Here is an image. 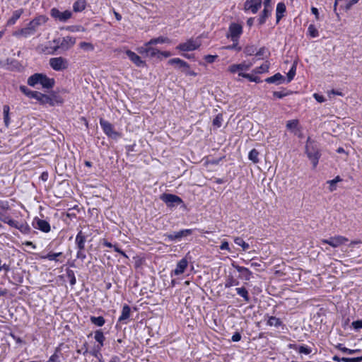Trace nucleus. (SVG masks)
Wrapping results in <instances>:
<instances>
[{"label":"nucleus","mask_w":362,"mask_h":362,"mask_svg":"<svg viewBox=\"0 0 362 362\" xmlns=\"http://www.w3.org/2000/svg\"><path fill=\"white\" fill-rule=\"evenodd\" d=\"M48 21V17L45 15H40L35 17L30 21L25 28L18 29L13 33V35L16 37L27 38L33 35L39 30V28L45 25Z\"/></svg>","instance_id":"obj_1"},{"label":"nucleus","mask_w":362,"mask_h":362,"mask_svg":"<svg viewBox=\"0 0 362 362\" xmlns=\"http://www.w3.org/2000/svg\"><path fill=\"white\" fill-rule=\"evenodd\" d=\"M305 153L308 158L312 162L313 168H315L318 163L320 153L317 143L312 140L310 137H308L307 139L305 145Z\"/></svg>","instance_id":"obj_2"},{"label":"nucleus","mask_w":362,"mask_h":362,"mask_svg":"<svg viewBox=\"0 0 362 362\" xmlns=\"http://www.w3.org/2000/svg\"><path fill=\"white\" fill-rule=\"evenodd\" d=\"M53 42L57 45L54 48V51H57L58 49L68 50L75 45L76 38L71 36H66L62 38L54 40Z\"/></svg>","instance_id":"obj_3"},{"label":"nucleus","mask_w":362,"mask_h":362,"mask_svg":"<svg viewBox=\"0 0 362 362\" xmlns=\"http://www.w3.org/2000/svg\"><path fill=\"white\" fill-rule=\"evenodd\" d=\"M349 241L348 238L342 235H334L327 239H322V245H328L333 248H337L346 244Z\"/></svg>","instance_id":"obj_4"},{"label":"nucleus","mask_w":362,"mask_h":362,"mask_svg":"<svg viewBox=\"0 0 362 362\" xmlns=\"http://www.w3.org/2000/svg\"><path fill=\"white\" fill-rule=\"evenodd\" d=\"M242 33L243 26L239 23H232L229 25L226 37L230 38L233 42H237Z\"/></svg>","instance_id":"obj_5"},{"label":"nucleus","mask_w":362,"mask_h":362,"mask_svg":"<svg viewBox=\"0 0 362 362\" xmlns=\"http://www.w3.org/2000/svg\"><path fill=\"white\" fill-rule=\"evenodd\" d=\"M49 64L52 69L57 71L66 69L69 66L67 59L62 57L51 58Z\"/></svg>","instance_id":"obj_6"},{"label":"nucleus","mask_w":362,"mask_h":362,"mask_svg":"<svg viewBox=\"0 0 362 362\" xmlns=\"http://www.w3.org/2000/svg\"><path fill=\"white\" fill-rule=\"evenodd\" d=\"M201 46V42L198 39H189L186 42L179 44L176 49L183 52L194 51Z\"/></svg>","instance_id":"obj_7"},{"label":"nucleus","mask_w":362,"mask_h":362,"mask_svg":"<svg viewBox=\"0 0 362 362\" xmlns=\"http://www.w3.org/2000/svg\"><path fill=\"white\" fill-rule=\"evenodd\" d=\"M51 16L60 22H66L72 16L71 11L66 10L64 11H60L57 8H52L50 10Z\"/></svg>","instance_id":"obj_8"},{"label":"nucleus","mask_w":362,"mask_h":362,"mask_svg":"<svg viewBox=\"0 0 362 362\" xmlns=\"http://www.w3.org/2000/svg\"><path fill=\"white\" fill-rule=\"evenodd\" d=\"M252 62H243L240 64H233L228 67V71L230 74L245 73L248 71L252 66Z\"/></svg>","instance_id":"obj_9"},{"label":"nucleus","mask_w":362,"mask_h":362,"mask_svg":"<svg viewBox=\"0 0 362 362\" xmlns=\"http://www.w3.org/2000/svg\"><path fill=\"white\" fill-rule=\"evenodd\" d=\"M151 45H148V42H146L144 46L138 48V52L146 57L158 58L159 50L151 47Z\"/></svg>","instance_id":"obj_10"},{"label":"nucleus","mask_w":362,"mask_h":362,"mask_svg":"<svg viewBox=\"0 0 362 362\" xmlns=\"http://www.w3.org/2000/svg\"><path fill=\"white\" fill-rule=\"evenodd\" d=\"M160 199L164 202L168 206L173 207L182 202L181 198L172 194H163L160 197Z\"/></svg>","instance_id":"obj_11"},{"label":"nucleus","mask_w":362,"mask_h":362,"mask_svg":"<svg viewBox=\"0 0 362 362\" xmlns=\"http://www.w3.org/2000/svg\"><path fill=\"white\" fill-rule=\"evenodd\" d=\"M192 233V229H183L173 233L165 234L164 236L170 241L180 240L182 238L189 235Z\"/></svg>","instance_id":"obj_12"},{"label":"nucleus","mask_w":362,"mask_h":362,"mask_svg":"<svg viewBox=\"0 0 362 362\" xmlns=\"http://www.w3.org/2000/svg\"><path fill=\"white\" fill-rule=\"evenodd\" d=\"M33 226L35 228H37L44 233H48L51 230L49 223L45 221L35 217L33 219Z\"/></svg>","instance_id":"obj_13"},{"label":"nucleus","mask_w":362,"mask_h":362,"mask_svg":"<svg viewBox=\"0 0 362 362\" xmlns=\"http://www.w3.org/2000/svg\"><path fill=\"white\" fill-rule=\"evenodd\" d=\"M262 6V0H247L244 4L245 11H251L256 13Z\"/></svg>","instance_id":"obj_14"},{"label":"nucleus","mask_w":362,"mask_h":362,"mask_svg":"<svg viewBox=\"0 0 362 362\" xmlns=\"http://www.w3.org/2000/svg\"><path fill=\"white\" fill-rule=\"evenodd\" d=\"M100 124L103 132L109 136L115 137L117 136V133L113 130L112 125L107 121L103 119L100 120Z\"/></svg>","instance_id":"obj_15"},{"label":"nucleus","mask_w":362,"mask_h":362,"mask_svg":"<svg viewBox=\"0 0 362 362\" xmlns=\"http://www.w3.org/2000/svg\"><path fill=\"white\" fill-rule=\"evenodd\" d=\"M126 54L136 66H137L139 67H141L145 65V62L135 52H134L131 50H127Z\"/></svg>","instance_id":"obj_16"},{"label":"nucleus","mask_w":362,"mask_h":362,"mask_svg":"<svg viewBox=\"0 0 362 362\" xmlns=\"http://www.w3.org/2000/svg\"><path fill=\"white\" fill-rule=\"evenodd\" d=\"M87 235L80 230L76 235L75 243L78 250H83L85 249V243L86 241Z\"/></svg>","instance_id":"obj_17"},{"label":"nucleus","mask_w":362,"mask_h":362,"mask_svg":"<svg viewBox=\"0 0 362 362\" xmlns=\"http://www.w3.org/2000/svg\"><path fill=\"white\" fill-rule=\"evenodd\" d=\"M188 265V262L185 258H182L180 259L176 266V268L174 269L173 273L175 275L178 276L183 274L187 269Z\"/></svg>","instance_id":"obj_18"},{"label":"nucleus","mask_w":362,"mask_h":362,"mask_svg":"<svg viewBox=\"0 0 362 362\" xmlns=\"http://www.w3.org/2000/svg\"><path fill=\"white\" fill-rule=\"evenodd\" d=\"M23 13V9L20 8L13 12L12 16L7 21L6 26L14 25Z\"/></svg>","instance_id":"obj_19"},{"label":"nucleus","mask_w":362,"mask_h":362,"mask_svg":"<svg viewBox=\"0 0 362 362\" xmlns=\"http://www.w3.org/2000/svg\"><path fill=\"white\" fill-rule=\"evenodd\" d=\"M232 265L238 272L243 274V276L245 279V280L249 281L250 279L252 272L249 269L244 267L235 265V264H233Z\"/></svg>","instance_id":"obj_20"},{"label":"nucleus","mask_w":362,"mask_h":362,"mask_svg":"<svg viewBox=\"0 0 362 362\" xmlns=\"http://www.w3.org/2000/svg\"><path fill=\"white\" fill-rule=\"evenodd\" d=\"M265 81L268 83L281 84L284 81V77L280 73H276L274 76L267 78Z\"/></svg>","instance_id":"obj_21"},{"label":"nucleus","mask_w":362,"mask_h":362,"mask_svg":"<svg viewBox=\"0 0 362 362\" xmlns=\"http://www.w3.org/2000/svg\"><path fill=\"white\" fill-rule=\"evenodd\" d=\"M42 74H35L28 78V84L34 87L37 84H40Z\"/></svg>","instance_id":"obj_22"},{"label":"nucleus","mask_w":362,"mask_h":362,"mask_svg":"<svg viewBox=\"0 0 362 362\" xmlns=\"http://www.w3.org/2000/svg\"><path fill=\"white\" fill-rule=\"evenodd\" d=\"M272 6L264 7L259 18V23L260 25L264 24L266 22L267 18L271 14L272 12Z\"/></svg>","instance_id":"obj_23"},{"label":"nucleus","mask_w":362,"mask_h":362,"mask_svg":"<svg viewBox=\"0 0 362 362\" xmlns=\"http://www.w3.org/2000/svg\"><path fill=\"white\" fill-rule=\"evenodd\" d=\"M40 84L43 88H50L53 87L54 81L52 78H48L46 75L42 74Z\"/></svg>","instance_id":"obj_24"},{"label":"nucleus","mask_w":362,"mask_h":362,"mask_svg":"<svg viewBox=\"0 0 362 362\" xmlns=\"http://www.w3.org/2000/svg\"><path fill=\"white\" fill-rule=\"evenodd\" d=\"M333 361H337V362H362V356L359 357H354V358H346V357H342L339 358L337 356H334L332 358Z\"/></svg>","instance_id":"obj_25"},{"label":"nucleus","mask_w":362,"mask_h":362,"mask_svg":"<svg viewBox=\"0 0 362 362\" xmlns=\"http://www.w3.org/2000/svg\"><path fill=\"white\" fill-rule=\"evenodd\" d=\"M86 6V0H76L73 5V10L74 12H81Z\"/></svg>","instance_id":"obj_26"},{"label":"nucleus","mask_w":362,"mask_h":362,"mask_svg":"<svg viewBox=\"0 0 362 362\" xmlns=\"http://www.w3.org/2000/svg\"><path fill=\"white\" fill-rule=\"evenodd\" d=\"M33 98L36 99L37 100L40 101L41 103L43 104L50 103L52 101V99L49 96L42 94L37 91H36L35 97Z\"/></svg>","instance_id":"obj_27"},{"label":"nucleus","mask_w":362,"mask_h":362,"mask_svg":"<svg viewBox=\"0 0 362 362\" xmlns=\"http://www.w3.org/2000/svg\"><path fill=\"white\" fill-rule=\"evenodd\" d=\"M16 228L18 229L21 233L24 234H28L30 231V228L25 221H18Z\"/></svg>","instance_id":"obj_28"},{"label":"nucleus","mask_w":362,"mask_h":362,"mask_svg":"<svg viewBox=\"0 0 362 362\" xmlns=\"http://www.w3.org/2000/svg\"><path fill=\"white\" fill-rule=\"evenodd\" d=\"M131 309L127 305H124L122 308V314L119 317V322H124L127 320L130 316Z\"/></svg>","instance_id":"obj_29"},{"label":"nucleus","mask_w":362,"mask_h":362,"mask_svg":"<svg viewBox=\"0 0 362 362\" xmlns=\"http://www.w3.org/2000/svg\"><path fill=\"white\" fill-rule=\"evenodd\" d=\"M286 128L292 131L295 134H297L298 132V121L297 119L288 121Z\"/></svg>","instance_id":"obj_30"},{"label":"nucleus","mask_w":362,"mask_h":362,"mask_svg":"<svg viewBox=\"0 0 362 362\" xmlns=\"http://www.w3.org/2000/svg\"><path fill=\"white\" fill-rule=\"evenodd\" d=\"M269 64L268 62H266L260 66L256 67L252 70V73L255 74H259L262 73H267L269 71Z\"/></svg>","instance_id":"obj_31"},{"label":"nucleus","mask_w":362,"mask_h":362,"mask_svg":"<svg viewBox=\"0 0 362 362\" xmlns=\"http://www.w3.org/2000/svg\"><path fill=\"white\" fill-rule=\"evenodd\" d=\"M276 21L279 22L282 18L284 13L286 11V6L284 3H279L276 6Z\"/></svg>","instance_id":"obj_32"},{"label":"nucleus","mask_w":362,"mask_h":362,"mask_svg":"<svg viewBox=\"0 0 362 362\" xmlns=\"http://www.w3.org/2000/svg\"><path fill=\"white\" fill-rule=\"evenodd\" d=\"M267 324L271 327H279L282 325V322L279 318L271 316L268 318Z\"/></svg>","instance_id":"obj_33"},{"label":"nucleus","mask_w":362,"mask_h":362,"mask_svg":"<svg viewBox=\"0 0 362 362\" xmlns=\"http://www.w3.org/2000/svg\"><path fill=\"white\" fill-rule=\"evenodd\" d=\"M90 320L93 325H95V326H98V327H102L105 323V320L102 316H99V317L91 316L90 317Z\"/></svg>","instance_id":"obj_34"},{"label":"nucleus","mask_w":362,"mask_h":362,"mask_svg":"<svg viewBox=\"0 0 362 362\" xmlns=\"http://www.w3.org/2000/svg\"><path fill=\"white\" fill-rule=\"evenodd\" d=\"M170 40L168 37H158L156 38L151 39L150 41L148 42V45H156V44H161V43H169Z\"/></svg>","instance_id":"obj_35"},{"label":"nucleus","mask_w":362,"mask_h":362,"mask_svg":"<svg viewBox=\"0 0 362 362\" xmlns=\"http://www.w3.org/2000/svg\"><path fill=\"white\" fill-rule=\"evenodd\" d=\"M10 107L8 105H5L3 107V113H4V120L5 125L6 127L8 126L10 122V117H9Z\"/></svg>","instance_id":"obj_36"},{"label":"nucleus","mask_w":362,"mask_h":362,"mask_svg":"<svg viewBox=\"0 0 362 362\" xmlns=\"http://www.w3.org/2000/svg\"><path fill=\"white\" fill-rule=\"evenodd\" d=\"M234 242L236 245L240 246L243 251H246L250 247L249 244L245 243L242 238H240V237L235 238Z\"/></svg>","instance_id":"obj_37"},{"label":"nucleus","mask_w":362,"mask_h":362,"mask_svg":"<svg viewBox=\"0 0 362 362\" xmlns=\"http://www.w3.org/2000/svg\"><path fill=\"white\" fill-rule=\"evenodd\" d=\"M248 158L254 163H259V152L255 148L252 149L249 153Z\"/></svg>","instance_id":"obj_38"},{"label":"nucleus","mask_w":362,"mask_h":362,"mask_svg":"<svg viewBox=\"0 0 362 362\" xmlns=\"http://www.w3.org/2000/svg\"><path fill=\"white\" fill-rule=\"evenodd\" d=\"M336 348L337 349L340 350L341 351H342L343 353H346V354H356V353H358L360 351L359 349H350L346 348L341 344H337L336 346Z\"/></svg>","instance_id":"obj_39"},{"label":"nucleus","mask_w":362,"mask_h":362,"mask_svg":"<svg viewBox=\"0 0 362 362\" xmlns=\"http://www.w3.org/2000/svg\"><path fill=\"white\" fill-rule=\"evenodd\" d=\"M341 179L339 176H337L334 179L327 181V183L329 184V189L330 192H333L337 189V183L341 182Z\"/></svg>","instance_id":"obj_40"},{"label":"nucleus","mask_w":362,"mask_h":362,"mask_svg":"<svg viewBox=\"0 0 362 362\" xmlns=\"http://www.w3.org/2000/svg\"><path fill=\"white\" fill-rule=\"evenodd\" d=\"M95 339L100 344V346L98 349H100L101 346H103V341H105V337L103 333L100 330H97L95 332Z\"/></svg>","instance_id":"obj_41"},{"label":"nucleus","mask_w":362,"mask_h":362,"mask_svg":"<svg viewBox=\"0 0 362 362\" xmlns=\"http://www.w3.org/2000/svg\"><path fill=\"white\" fill-rule=\"evenodd\" d=\"M239 76H241L243 78H245L248 79L251 82H255V83H260L262 81L260 80V78L258 76H254L251 74H246V73H240Z\"/></svg>","instance_id":"obj_42"},{"label":"nucleus","mask_w":362,"mask_h":362,"mask_svg":"<svg viewBox=\"0 0 362 362\" xmlns=\"http://www.w3.org/2000/svg\"><path fill=\"white\" fill-rule=\"evenodd\" d=\"M237 293L243 297L244 300L247 302L250 300L248 292L244 287L237 288L236 289Z\"/></svg>","instance_id":"obj_43"},{"label":"nucleus","mask_w":362,"mask_h":362,"mask_svg":"<svg viewBox=\"0 0 362 362\" xmlns=\"http://www.w3.org/2000/svg\"><path fill=\"white\" fill-rule=\"evenodd\" d=\"M19 88L21 91L28 98H33L35 97L36 91L31 90L25 86H21Z\"/></svg>","instance_id":"obj_44"},{"label":"nucleus","mask_w":362,"mask_h":362,"mask_svg":"<svg viewBox=\"0 0 362 362\" xmlns=\"http://www.w3.org/2000/svg\"><path fill=\"white\" fill-rule=\"evenodd\" d=\"M181 71L187 76H196L197 73L190 69L189 65L186 62V66L181 67Z\"/></svg>","instance_id":"obj_45"},{"label":"nucleus","mask_w":362,"mask_h":362,"mask_svg":"<svg viewBox=\"0 0 362 362\" xmlns=\"http://www.w3.org/2000/svg\"><path fill=\"white\" fill-rule=\"evenodd\" d=\"M296 64L293 63L291 69L289 70V71L287 74V81L288 82H290L293 79V78L296 75Z\"/></svg>","instance_id":"obj_46"},{"label":"nucleus","mask_w":362,"mask_h":362,"mask_svg":"<svg viewBox=\"0 0 362 362\" xmlns=\"http://www.w3.org/2000/svg\"><path fill=\"white\" fill-rule=\"evenodd\" d=\"M169 64H177L178 67L181 69L182 66H186V62L179 59V58H173L168 61Z\"/></svg>","instance_id":"obj_47"},{"label":"nucleus","mask_w":362,"mask_h":362,"mask_svg":"<svg viewBox=\"0 0 362 362\" xmlns=\"http://www.w3.org/2000/svg\"><path fill=\"white\" fill-rule=\"evenodd\" d=\"M169 64H177L178 67L181 69L182 66H186V62L179 59V58H173L168 61Z\"/></svg>","instance_id":"obj_48"},{"label":"nucleus","mask_w":362,"mask_h":362,"mask_svg":"<svg viewBox=\"0 0 362 362\" xmlns=\"http://www.w3.org/2000/svg\"><path fill=\"white\" fill-rule=\"evenodd\" d=\"M169 64H177L178 67L181 69L182 66H186V62L179 59V58H173L168 61Z\"/></svg>","instance_id":"obj_49"},{"label":"nucleus","mask_w":362,"mask_h":362,"mask_svg":"<svg viewBox=\"0 0 362 362\" xmlns=\"http://www.w3.org/2000/svg\"><path fill=\"white\" fill-rule=\"evenodd\" d=\"M256 51H257V48L254 45H247L244 49V53L247 56H252V55H254V54L255 55Z\"/></svg>","instance_id":"obj_50"},{"label":"nucleus","mask_w":362,"mask_h":362,"mask_svg":"<svg viewBox=\"0 0 362 362\" xmlns=\"http://www.w3.org/2000/svg\"><path fill=\"white\" fill-rule=\"evenodd\" d=\"M308 34L312 37H316L319 35V33L317 29L315 28V26L313 24L310 25L308 28Z\"/></svg>","instance_id":"obj_51"},{"label":"nucleus","mask_w":362,"mask_h":362,"mask_svg":"<svg viewBox=\"0 0 362 362\" xmlns=\"http://www.w3.org/2000/svg\"><path fill=\"white\" fill-rule=\"evenodd\" d=\"M79 46L81 49L86 51H93L94 49V46L93 45V44L90 42H81L79 44Z\"/></svg>","instance_id":"obj_52"},{"label":"nucleus","mask_w":362,"mask_h":362,"mask_svg":"<svg viewBox=\"0 0 362 362\" xmlns=\"http://www.w3.org/2000/svg\"><path fill=\"white\" fill-rule=\"evenodd\" d=\"M62 252L57 253H48L46 256L44 257L45 259H47L50 261H57V257L62 256Z\"/></svg>","instance_id":"obj_53"},{"label":"nucleus","mask_w":362,"mask_h":362,"mask_svg":"<svg viewBox=\"0 0 362 362\" xmlns=\"http://www.w3.org/2000/svg\"><path fill=\"white\" fill-rule=\"evenodd\" d=\"M223 116L221 114H218L213 120V125L216 127H220L222 124Z\"/></svg>","instance_id":"obj_54"},{"label":"nucleus","mask_w":362,"mask_h":362,"mask_svg":"<svg viewBox=\"0 0 362 362\" xmlns=\"http://www.w3.org/2000/svg\"><path fill=\"white\" fill-rule=\"evenodd\" d=\"M238 284H239V281L237 280H235L233 277H231L226 280V281L225 283V287L230 288L233 286H237Z\"/></svg>","instance_id":"obj_55"},{"label":"nucleus","mask_w":362,"mask_h":362,"mask_svg":"<svg viewBox=\"0 0 362 362\" xmlns=\"http://www.w3.org/2000/svg\"><path fill=\"white\" fill-rule=\"evenodd\" d=\"M298 351L300 354H303L305 355L310 354L311 353V349L307 346H299Z\"/></svg>","instance_id":"obj_56"},{"label":"nucleus","mask_w":362,"mask_h":362,"mask_svg":"<svg viewBox=\"0 0 362 362\" xmlns=\"http://www.w3.org/2000/svg\"><path fill=\"white\" fill-rule=\"evenodd\" d=\"M269 51L265 47H261L258 51H256L255 56L257 57H262V56H267L269 54Z\"/></svg>","instance_id":"obj_57"},{"label":"nucleus","mask_w":362,"mask_h":362,"mask_svg":"<svg viewBox=\"0 0 362 362\" xmlns=\"http://www.w3.org/2000/svg\"><path fill=\"white\" fill-rule=\"evenodd\" d=\"M47 362H60L59 356L57 353V351H56L55 353L50 356Z\"/></svg>","instance_id":"obj_58"},{"label":"nucleus","mask_w":362,"mask_h":362,"mask_svg":"<svg viewBox=\"0 0 362 362\" xmlns=\"http://www.w3.org/2000/svg\"><path fill=\"white\" fill-rule=\"evenodd\" d=\"M351 325H352V327L355 329H361L362 328V320L354 321Z\"/></svg>","instance_id":"obj_59"},{"label":"nucleus","mask_w":362,"mask_h":362,"mask_svg":"<svg viewBox=\"0 0 362 362\" xmlns=\"http://www.w3.org/2000/svg\"><path fill=\"white\" fill-rule=\"evenodd\" d=\"M220 249L223 250H228V252H230V248L229 247L228 243L226 240H223L221 243V245H220Z\"/></svg>","instance_id":"obj_60"},{"label":"nucleus","mask_w":362,"mask_h":362,"mask_svg":"<svg viewBox=\"0 0 362 362\" xmlns=\"http://www.w3.org/2000/svg\"><path fill=\"white\" fill-rule=\"evenodd\" d=\"M273 95L274 97H276L278 98H282L287 95L286 93L282 92V91H274L273 93Z\"/></svg>","instance_id":"obj_61"},{"label":"nucleus","mask_w":362,"mask_h":362,"mask_svg":"<svg viewBox=\"0 0 362 362\" xmlns=\"http://www.w3.org/2000/svg\"><path fill=\"white\" fill-rule=\"evenodd\" d=\"M238 42H233V45H228L226 48L228 49H236L238 51H240L241 49V48L240 47H238Z\"/></svg>","instance_id":"obj_62"},{"label":"nucleus","mask_w":362,"mask_h":362,"mask_svg":"<svg viewBox=\"0 0 362 362\" xmlns=\"http://www.w3.org/2000/svg\"><path fill=\"white\" fill-rule=\"evenodd\" d=\"M216 57V55H206L204 59L208 63H213Z\"/></svg>","instance_id":"obj_63"},{"label":"nucleus","mask_w":362,"mask_h":362,"mask_svg":"<svg viewBox=\"0 0 362 362\" xmlns=\"http://www.w3.org/2000/svg\"><path fill=\"white\" fill-rule=\"evenodd\" d=\"M313 97H314V98H315V99L317 102H319V103H323V102H325V98H324L322 95H319V94H317V93H315V94L313 95Z\"/></svg>","instance_id":"obj_64"}]
</instances>
